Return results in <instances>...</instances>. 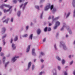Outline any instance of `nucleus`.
<instances>
[{"label": "nucleus", "instance_id": "1", "mask_svg": "<svg viewBox=\"0 0 75 75\" xmlns=\"http://www.w3.org/2000/svg\"><path fill=\"white\" fill-rule=\"evenodd\" d=\"M60 44L61 45H62V46H63V47L64 50H67V47H66V46H65V44L64 43L62 42H60Z\"/></svg>", "mask_w": 75, "mask_h": 75}, {"label": "nucleus", "instance_id": "2", "mask_svg": "<svg viewBox=\"0 0 75 75\" xmlns=\"http://www.w3.org/2000/svg\"><path fill=\"white\" fill-rule=\"evenodd\" d=\"M51 7V5L49 4L47 6L45 9V11H47V10H48Z\"/></svg>", "mask_w": 75, "mask_h": 75}, {"label": "nucleus", "instance_id": "3", "mask_svg": "<svg viewBox=\"0 0 75 75\" xmlns=\"http://www.w3.org/2000/svg\"><path fill=\"white\" fill-rule=\"evenodd\" d=\"M52 23H53L54 22V21H55V20H57V19H58V18H59V17H57V18H55L53 19L54 17V16H52Z\"/></svg>", "mask_w": 75, "mask_h": 75}, {"label": "nucleus", "instance_id": "4", "mask_svg": "<svg viewBox=\"0 0 75 75\" xmlns=\"http://www.w3.org/2000/svg\"><path fill=\"white\" fill-rule=\"evenodd\" d=\"M30 46H31V45H28V46L27 48V50L26 51L27 52H29V51L30 50Z\"/></svg>", "mask_w": 75, "mask_h": 75}, {"label": "nucleus", "instance_id": "5", "mask_svg": "<svg viewBox=\"0 0 75 75\" xmlns=\"http://www.w3.org/2000/svg\"><path fill=\"white\" fill-rule=\"evenodd\" d=\"M35 49H33L32 50V55H35Z\"/></svg>", "mask_w": 75, "mask_h": 75}, {"label": "nucleus", "instance_id": "6", "mask_svg": "<svg viewBox=\"0 0 75 75\" xmlns=\"http://www.w3.org/2000/svg\"><path fill=\"white\" fill-rule=\"evenodd\" d=\"M12 47L13 48V50H15V49H16V47L15 46V44H12Z\"/></svg>", "mask_w": 75, "mask_h": 75}, {"label": "nucleus", "instance_id": "7", "mask_svg": "<svg viewBox=\"0 0 75 75\" xmlns=\"http://www.w3.org/2000/svg\"><path fill=\"white\" fill-rule=\"evenodd\" d=\"M9 20V19L7 18L6 20L4 21L3 22V23H5V22L6 24H7V23H8V21Z\"/></svg>", "mask_w": 75, "mask_h": 75}, {"label": "nucleus", "instance_id": "8", "mask_svg": "<svg viewBox=\"0 0 75 75\" xmlns=\"http://www.w3.org/2000/svg\"><path fill=\"white\" fill-rule=\"evenodd\" d=\"M5 31H6V29L5 28H3L2 29V33L3 34L5 32Z\"/></svg>", "mask_w": 75, "mask_h": 75}, {"label": "nucleus", "instance_id": "9", "mask_svg": "<svg viewBox=\"0 0 75 75\" xmlns=\"http://www.w3.org/2000/svg\"><path fill=\"white\" fill-rule=\"evenodd\" d=\"M41 30L40 29H38L37 30V33L38 34H40V33H41Z\"/></svg>", "mask_w": 75, "mask_h": 75}, {"label": "nucleus", "instance_id": "10", "mask_svg": "<svg viewBox=\"0 0 75 75\" xmlns=\"http://www.w3.org/2000/svg\"><path fill=\"white\" fill-rule=\"evenodd\" d=\"M16 56H15L12 59V61H13V62H14L16 61L17 60V59H16Z\"/></svg>", "mask_w": 75, "mask_h": 75}, {"label": "nucleus", "instance_id": "11", "mask_svg": "<svg viewBox=\"0 0 75 75\" xmlns=\"http://www.w3.org/2000/svg\"><path fill=\"white\" fill-rule=\"evenodd\" d=\"M31 62H30L28 64V69H29V68H30V67H31Z\"/></svg>", "mask_w": 75, "mask_h": 75}, {"label": "nucleus", "instance_id": "12", "mask_svg": "<svg viewBox=\"0 0 75 75\" xmlns=\"http://www.w3.org/2000/svg\"><path fill=\"white\" fill-rule=\"evenodd\" d=\"M59 25H60V23L58 21L56 22V25H57V26H58Z\"/></svg>", "mask_w": 75, "mask_h": 75}, {"label": "nucleus", "instance_id": "13", "mask_svg": "<svg viewBox=\"0 0 75 75\" xmlns=\"http://www.w3.org/2000/svg\"><path fill=\"white\" fill-rule=\"evenodd\" d=\"M73 7H75V0H73L72 2Z\"/></svg>", "mask_w": 75, "mask_h": 75}, {"label": "nucleus", "instance_id": "14", "mask_svg": "<svg viewBox=\"0 0 75 75\" xmlns=\"http://www.w3.org/2000/svg\"><path fill=\"white\" fill-rule=\"evenodd\" d=\"M4 5L5 7H10L9 5H7L6 4H4Z\"/></svg>", "mask_w": 75, "mask_h": 75}, {"label": "nucleus", "instance_id": "15", "mask_svg": "<svg viewBox=\"0 0 75 75\" xmlns=\"http://www.w3.org/2000/svg\"><path fill=\"white\" fill-rule=\"evenodd\" d=\"M27 3H28V2H27L25 3L24 4V6L23 7V9H24L25 8V6L27 4Z\"/></svg>", "mask_w": 75, "mask_h": 75}, {"label": "nucleus", "instance_id": "16", "mask_svg": "<svg viewBox=\"0 0 75 75\" xmlns=\"http://www.w3.org/2000/svg\"><path fill=\"white\" fill-rule=\"evenodd\" d=\"M21 14V12H20V11H18L17 14L18 16V17H20V16Z\"/></svg>", "mask_w": 75, "mask_h": 75}, {"label": "nucleus", "instance_id": "17", "mask_svg": "<svg viewBox=\"0 0 75 75\" xmlns=\"http://www.w3.org/2000/svg\"><path fill=\"white\" fill-rule=\"evenodd\" d=\"M10 11V9H8V10H6V9L4 10V13H6L7 12H8Z\"/></svg>", "mask_w": 75, "mask_h": 75}, {"label": "nucleus", "instance_id": "18", "mask_svg": "<svg viewBox=\"0 0 75 75\" xmlns=\"http://www.w3.org/2000/svg\"><path fill=\"white\" fill-rule=\"evenodd\" d=\"M65 61L64 59H63L62 62V64H65Z\"/></svg>", "mask_w": 75, "mask_h": 75}, {"label": "nucleus", "instance_id": "19", "mask_svg": "<svg viewBox=\"0 0 75 75\" xmlns=\"http://www.w3.org/2000/svg\"><path fill=\"white\" fill-rule=\"evenodd\" d=\"M17 40H18V37L16 36V37L14 39V41H17Z\"/></svg>", "mask_w": 75, "mask_h": 75}, {"label": "nucleus", "instance_id": "20", "mask_svg": "<svg viewBox=\"0 0 75 75\" xmlns=\"http://www.w3.org/2000/svg\"><path fill=\"white\" fill-rule=\"evenodd\" d=\"M4 4H2L1 6H0V8H2V9H3V7H4Z\"/></svg>", "mask_w": 75, "mask_h": 75}, {"label": "nucleus", "instance_id": "21", "mask_svg": "<svg viewBox=\"0 0 75 75\" xmlns=\"http://www.w3.org/2000/svg\"><path fill=\"white\" fill-rule=\"evenodd\" d=\"M6 59V57H4L3 58V62L4 64V62H5V59Z\"/></svg>", "mask_w": 75, "mask_h": 75}, {"label": "nucleus", "instance_id": "22", "mask_svg": "<svg viewBox=\"0 0 75 75\" xmlns=\"http://www.w3.org/2000/svg\"><path fill=\"white\" fill-rule=\"evenodd\" d=\"M35 7L36 8L39 10V8H40V7H39V6H35Z\"/></svg>", "mask_w": 75, "mask_h": 75}, {"label": "nucleus", "instance_id": "23", "mask_svg": "<svg viewBox=\"0 0 75 75\" xmlns=\"http://www.w3.org/2000/svg\"><path fill=\"white\" fill-rule=\"evenodd\" d=\"M53 8H54V6L52 5L50 7V9L52 10V9H53Z\"/></svg>", "mask_w": 75, "mask_h": 75}, {"label": "nucleus", "instance_id": "24", "mask_svg": "<svg viewBox=\"0 0 75 75\" xmlns=\"http://www.w3.org/2000/svg\"><path fill=\"white\" fill-rule=\"evenodd\" d=\"M33 37V34H31L30 36V38L31 39V40H32V37Z\"/></svg>", "mask_w": 75, "mask_h": 75}, {"label": "nucleus", "instance_id": "25", "mask_svg": "<svg viewBox=\"0 0 75 75\" xmlns=\"http://www.w3.org/2000/svg\"><path fill=\"white\" fill-rule=\"evenodd\" d=\"M8 63H9V62H8L5 64V67H7V64H8Z\"/></svg>", "mask_w": 75, "mask_h": 75}, {"label": "nucleus", "instance_id": "26", "mask_svg": "<svg viewBox=\"0 0 75 75\" xmlns=\"http://www.w3.org/2000/svg\"><path fill=\"white\" fill-rule=\"evenodd\" d=\"M56 57H57V59H58V60H59V61H60V60H61V59H60V58H59V57L58 56H57Z\"/></svg>", "mask_w": 75, "mask_h": 75}, {"label": "nucleus", "instance_id": "27", "mask_svg": "<svg viewBox=\"0 0 75 75\" xmlns=\"http://www.w3.org/2000/svg\"><path fill=\"white\" fill-rule=\"evenodd\" d=\"M14 20V18H11V22H13Z\"/></svg>", "mask_w": 75, "mask_h": 75}, {"label": "nucleus", "instance_id": "28", "mask_svg": "<svg viewBox=\"0 0 75 75\" xmlns=\"http://www.w3.org/2000/svg\"><path fill=\"white\" fill-rule=\"evenodd\" d=\"M47 29L48 28H47V27H46L44 29L45 31H47Z\"/></svg>", "mask_w": 75, "mask_h": 75}, {"label": "nucleus", "instance_id": "29", "mask_svg": "<svg viewBox=\"0 0 75 75\" xmlns=\"http://www.w3.org/2000/svg\"><path fill=\"white\" fill-rule=\"evenodd\" d=\"M51 28H48V31H51Z\"/></svg>", "mask_w": 75, "mask_h": 75}, {"label": "nucleus", "instance_id": "30", "mask_svg": "<svg viewBox=\"0 0 75 75\" xmlns=\"http://www.w3.org/2000/svg\"><path fill=\"white\" fill-rule=\"evenodd\" d=\"M7 36V35H5L3 37H2V38L3 39V38H5V37H6Z\"/></svg>", "mask_w": 75, "mask_h": 75}, {"label": "nucleus", "instance_id": "31", "mask_svg": "<svg viewBox=\"0 0 75 75\" xmlns=\"http://www.w3.org/2000/svg\"><path fill=\"white\" fill-rule=\"evenodd\" d=\"M40 54L41 55H44V53L43 52H41L40 53Z\"/></svg>", "mask_w": 75, "mask_h": 75}, {"label": "nucleus", "instance_id": "32", "mask_svg": "<svg viewBox=\"0 0 75 75\" xmlns=\"http://www.w3.org/2000/svg\"><path fill=\"white\" fill-rule=\"evenodd\" d=\"M27 36H28V35H27V34H25L24 35V37H27Z\"/></svg>", "mask_w": 75, "mask_h": 75}, {"label": "nucleus", "instance_id": "33", "mask_svg": "<svg viewBox=\"0 0 75 75\" xmlns=\"http://www.w3.org/2000/svg\"><path fill=\"white\" fill-rule=\"evenodd\" d=\"M70 14V12H69L68 14H67V17H68V16H69V15Z\"/></svg>", "mask_w": 75, "mask_h": 75}, {"label": "nucleus", "instance_id": "34", "mask_svg": "<svg viewBox=\"0 0 75 75\" xmlns=\"http://www.w3.org/2000/svg\"><path fill=\"white\" fill-rule=\"evenodd\" d=\"M13 2L14 3H16L17 2V1L16 0H14L13 1Z\"/></svg>", "mask_w": 75, "mask_h": 75}, {"label": "nucleus", "instance_id": "35", "mask_svg": "<svg viewBox=\"0 0 75 75\" xmlns=\"http://www.w3.org/2000/svg\"><path fill=\"white\" fill-rule=\"evenodd\" d=\"M64 27L65 25H64L61 29V31H62V30H64Z\"/></svg>", "mask_w": 75, "mask_h": 75}, {"label": "nucleus", "instance_id": "36", "mask_svg": "<svg viewBox=\"0 0 75 75\" xmlns=\"http://www.w3.org/2000/svg\"><path fill=\"white\" fill-rule=\"evenodd\" d=\"M43 14V12H42V14H41L40 16V18H42V14Z\"/></svg>", "mask_w": 75, "mask_h": 75}, {"label": "nucleus", "instance_id": "37", "mask_svg": "<svg viewBox=\"0 0 75 75\" xmlns=\"http://www.w3.org/2000/svg\"><path fill=\"white\" fill-rule=\"evenodd\" d=\"M58 27L57 25H56L54 27V29H56Z\"/></svg>", "mask_w": 75, "mask_h": 75}, {"label": "nucleus", "instance_id": "38", "mask_svg": "<svg viewBox=\"0 0 75 75\" xmlns=\"http://www.w3.org/2000/svg\"><path fill=\"white\" fill-rule=\"evenodd\" d=\"M64 75H68V74H67V73L66 71H65L64 73Z\"/></svg>", "mask_w": 75, "mask_h": 75}, {"label": "nucleus", "instance_id": "39", "mask_svg": "<svg viewBox=\"0 0 75 75\" xmlns=\"http://www.w3.org/2000/svg\"><path fill=\"white\" fill-rule=\"evenodd\" d=\"M56 11V9L55 8H54L53 10V12H55Z\"/></svg>", "mask_w": 75, "mask_h": 75}, {"label": "nucleus", "instance_id": "40", "mask_svg": "<svg viewBox=\"0 0 75 75\" xmlns=\"http://www.w3.org/2000/svg\"><path fill=\"white\" fill-rule=\"evenodd\" d=\"M1 56H3V55H4V54H3V53H1Z\"/></svg>", "mask_w": 75, "mask_h": 75}, {"label": "nucleus", "instance_id": "41", "mask_svg": "<svg viewBox=\"0 0 75 75\" xmlns=\"http://www.w3.org/2000/svg\"><path fill=\"white\" fill-rule=\"evenodd\" d=\"M13 6H10V7H9V9H8V10H9V11L10 10V9H11V8H12V7Z\"/></svg>", "mask_w": 75, "mask_h": 75}, {"label": "nucleus", "instance_id": "42", "mask_svg": "<svg viewBox=\"0 0 75 75\" xmlns=\"http://www.w3.org/2000/svg\"><path fill=\"white\" fill-rule=\"evenodd\" d=\"M34 68H35L34 65H33L32 66V69L33 70V69H34Z\"/></svg>", "mask_w": 75, "mask_h": 75}, {"label": "nucleus", "instance_id": "43", "mask_svg": "<svg viewBox=\"0 0 75 75\" xmlns=\"http://www.w3.org/2000/svg\"><path fill=\"white\" fill-rule=\"evenodd\" d=\"M46 40V39L45 38L43 40V41L44 42L45 41V40Z\"/></svg>", "mask_w": 75, "mask_h": 75}, {"label": "nucleus", "instance_id": "44", "mask_svg": "<svg viewBox=\"0 0 75 75\" xmlns=\"http://www.w3.org/2000/svg\"><path fill=\"white\" fill-rule=\"evenodd\" d=\"M58 69H59V70H60V69H61V67H60L59 66L58 67Z\"/></svg>", "mask_w": 75, "mask_h": 75}, {"label": "nucleus", "instance_id": "45", "mask_svg": "<svg viewBox=\"0 0 75 75\" xmlns=\"http://www.w3.org/2000/svg\"><path fill=\"white\" fill-rule=\"evenodd\" d=\"M1 50H2V48L0 47V52L1 51Z\"/></svg>", "mask_w": 75, "mask_h": 75}, {"label": "nucleus", "instance_id": "46", "mask_svg": "<svg viewBox=\"0 0 75 75\" xmlns=\"http://www.w3.org/2000/svg\"><path fill=\"white\" fill-rule=\"evenodd\" d=\"M10 42L11 43H12V42H13V39L12 38L11 39Z\"/></svg>", "mask_w": 75, "mask_h": 75}, {"label": "nucleus", "instance_id": "47", "mask_svg": "<svg viewBox=\"0 0 75 75\" xmlns=\"http://www.w3.org/2000/svg\"><path fill=\"white\" fill-rule=\"evenodd\" d=\"M41 62H44V60L42 59H41Z\"/></svg>", "mask_w": 75, "mask_h": 75}, {"label": "nucleus", "instance_id": "48", "mask_svg": "<svg viewBox=\"0 0 75 75\" xmlns=\"http://www.w3.org/2000/svg\"><path fill=\"white\" fill-rule=\"evenodd\" d=\"M26 30H28V26H27L26 27Z\"/></svg>", "mask_w": 75, "mask_h": 75}, {"label": "nucleus", "instance_id": "49", "mask_svg": "<svg viewBox=\"0 0 75 75\" xmlns=\"http://www.w3.org/2000/svg\"><path fill=\"white\" fill-rule=\"evenodd\" d=\"M54 48L55 49V50H57V47H56V45H54Z\"/></svg>", "mask_w": 75, "mask_h": 75}, {"label": "nucleus", "instance_id": "50", "mask_svg": "<svg viewBox=\"0 0 75 75\" xmlns=\"http://www.w3.org/2000/svg\"><path fill=\"white\" fill-rule=\"evenodd\" d=\"M73 63V61H72L71 62V63H70V65L72 64Z\"/></svg>", "mask_w": 75, "mask_h": 75}, {"label": "nucleus", "instance_id": "51", "mask_svg": "<svg viewBox=\"0 0 75 75\" xmlns=\"http://www.w3.org/2000/svg\"><path fill=\"white\" fill-rule=\"evenodd\" d=\"M42 72H41L40 73L39 75H42Z\"/></svg>", "mask_w": 75, "mask_h": 75}, {"label": "nucleus", "instance_id": "52", "mask_svg": "<svg viewBox=\"0 0 75 75\" xmlns=\"http://www.w3.org/2000/svg\"><path fill=\"white\" fill-rule=\"evenodd\" d=\"M51 25H52V24H51V23H49V26H51Z\"/></svg>", "mask_w": 75, "mask_h": 75}, {"label": "nucleus", "instance_id": "53", "mask_svg": "<svg viewBox=\"0 0 75 75\" xmlns=\"http://www.w3.org/2000/svg\"><path fill=\"white\" fill-rule=\"evenodd\" d=\"M18 1H19L20 3H21L22 1V0H18Z\"/></svg>", "mask_w": 75, "mask_h": 75}, {"label": "nucleus", "instance_id": "54", "mask_svg": "<svg viewBox=\"0 0 75 75\" xmlns=\"http://www.w3.org/2000/svg\"><path fill=\"white\" fill-rule=\"evenodd\" d=\"M6 44V42L4 41V45H5V44Z\"/></svg>", "mask_w": 75, "mask_h": 75}, {"label": "nucleus", "instance_id": "55", "mask_svg": "<svg viewBox=\"0 0 75 75\" xmlns=\"http://www.w3.org/2000/svg\"><path fill=\"white\" fill-rule=\"evenodd\" d=\"M71 55H69V58H71Z\"/></svg>", "mask_w": 75, "mask_h": 75}, {"label": "nucleus", "instance_id": "56", "mask_svg": "<svg viewBox=\"0 0 75 75\" xmlns=\"http://www.w3.org/2000/svg\"><path fill=\"white\" fill-rule=\"evenodd\" d=\"M73 74H74V75H75V71H74V72H73Z\"/></svg>", "mask_w": 75, "mask_h": 75}, {"label": "nucleus", "instance_id": "57", "mask_svg": "<svg viewBox=\"0 0 75 75\" xmlns=\"http://www.w3.org/2000/svg\"><path fill=\"white\" fill-rule=\"evenodd\" d=\"M23 6V4L21 5L20 6V7L21 8V7H22V6Z\"/></svg>", "mask_w": 75, "mask_h": 75}, {"label": "nucleus", "instance_id": "58", "mask_svg": "<svg viewBox=\"0 0 75 75\" xmlns=\"http://www.w3.org/2000/svg\"><path fill=\"white\" fill-rule=\"evenodd\" d=\"M54 75H57V73H55L54 74Z\"/></svg>", "mask_w": 75, "mask_h": 75}, {"label": "nucleus", "instance_id": "59", "mask_svg": "<svg viewBox=\"0 0 75 75\" xmlns=\"http://www.w3.org/2000/svg\"><path fill=\"white\" fill-rule=\"evenodd\" d=\"M2 13L0 11V16H1L2 14Z\"/></svg>", "mask_w": 75, "mask_h": 75}, {"label": "nucleus", "instance_id": "60", "mask_svg": "<svg viewBox=\"0 0 75 75\" xmlns=\"http://www.w3.org/2000/svg\"><path fill=\"white\" fill-rule=\"evenodd\" d=\"M69 33L70 34H71V33H72V32H71V31H69Z\"/></svg>", "mask_w": 75, "mask_h": 75}, {"label": "nucleus", "instance_id": "61", "mask_svg": "<svg viewBox=\"0 0 75 75\" xmlns=\"http://www.w3.org/2000/svg\"><path fill=\"white\" fill-rule=\"evenodd\" d=\"M51 18L50 16L49 17V18H48L49 20H50V19H51Z\"/></svg>", "mask_w": 75, "mask_h": 75}, {"label": "nucleus", "instance_id": "62", "mask_svg": "<svg viewBox=\"0 0 75 75\" xmlns=\"http://www.w3.org/2000/svg\"><path fill=\"white\" fill-rule=\"evenodd\" d=\"M68 37V36L67 35H66V37Z\"/></svg>", "mask_w": 75, "mask_h": 75}, {"label": "nucleus", "instance_id": "63", "mask_svg": "<svg viewBox=\"0 0 75 75\" xmlns=\"http://www.w3.org/2000/svg\"><path fill=\"white\" fill-rule=\"evenodd\" d=\"M6 1H7V0H6L4 2V3H5V2H6Z\"/></svg>", "mask_w": 75, "mask_h": 75}, {"label": "nucleus", "instance_id": "64", "mask_svg": "<svg viewBox=\"0 0 75 75\" xmlns=\"http://www.w3.org/2000/svg\"><path fill=\"white\" fill-rule=\"evenodd\" d=\"M42 68H44V66H42Z\"/></svg>", "mask_w": 75, "mask_h": 75}]
</instances>
